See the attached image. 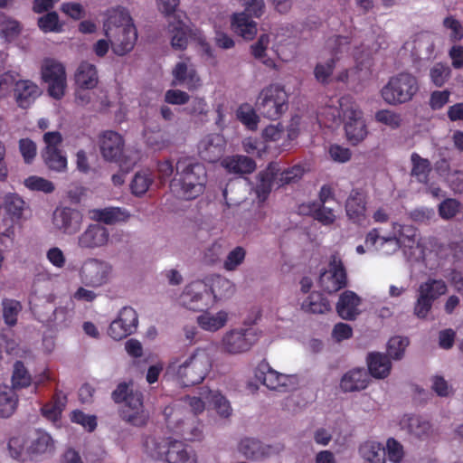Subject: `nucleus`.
Masks as SVG:
<instances>
[{"mask_svg":"<svg viewBox=\"0 0 463 463\" xmlns=\"http://www.w3.org/2000/svg\"><path fill=\"white\" fill-rule=\"evenodd\" d=\"M212 368V357L208 347L195 348L183 362L170 361L165 373L173 377L181 386L188 387L201 383Z\"/></svg>","mask_w":463,"mask_h":463,"instance_id":"1","label":"nucleus"},{"mask_svg":"<svg viewBox=\"0 0 463 463\" xmlns=\"http://www.w3.org/2000/svg\"><path fill=\"white\" fill-rule=\"evenodd\" d=\"M207 172L203 164L182 158L176 162L175 174L170 182L171 191L184 200H194L203 194Z\"/></svg>","mask_w":463,"mask_h":463,"instance_id":"2","label":"nucleus"},{"mask_svg":"<svg viewBox=\"0 0 463 463\" xmlns=\"http://www.w3.org/2000/svg\"><path fill=\"white\" fill-rule=\"evenodd\" d=\"M130 384L126 382L118 383L111 393V399L117 404L124 402L118 411L123 421L133 427L143 428L149 420V413L144 406L143 393L134 391Z\"/></svg>","mask_w":463,"mask_h":463,"instance_id":"3","label":"nucleus"},{"mask_svg":"<svg viewBox=\"0 0 463 463\" xmlns=\"http://www.w3.org/2000/svg\"><path fill=\"white\" fill-rule=\"evenodd\" d=\"M146 452L154 459L168 463H196L184 442L170 438L147 437L144 442Z\"/></svg>","mask_w":463,"mask_h":463,"instance_id":"4","label":"nucleus"},{"mask_svg":"<svg viewBox=\"0 0 463 463\" xmlns=\"http://www.w3.org/2000/svg\"><path fill=\"white\" fill-rule=\"evenodd\" d=\"M25 203L16 194H7L0 206V245L7 249L14 241V229L23 216Z\"/></svg>","mask_w":463,"mask_h":463,"instance_id":"5","label":"nucleus"},{"mask_svg":"<svg viewBox=\"0 0 463 463\" xmlns=\"http://www.w3.org/2000/svg\"><path fill=\"white\" fill-rule=\"evenodd\" d=\"M418 91V79L411 73L400 72L389 79L381 96L387 104L396 106L411 101Z\"/></svg>","mask_w":463,"mask_h":463,"instance_id":"6","label":"nucleus"},{"mask_svg":"<svg viewBox=\"0 0 463 463\" xmlns=\"http://www.w3.org/2000/svg\"><path fill=\"white\" fill-rule=\"evenodd\" d=\"M255 106L264 118L277 120L288 109V96L284 87L279 84H270L261 90Z\"/></svg>","mask_w":463,"mask_h":463,"instance_id":"7","label":"nucleus"},{"mask_svg":"<svg viewBox=\"0 0 463 463\" xmlns=\"http://www.w3.org/2000/svg\"><path fill=\"white\" fill-rule=\"evenodd\" d=\"M159 10L169 18L168 31L172 34L171 45L175 50L184 51L187 48L191 36L190 28L179 15L175 14L179 0H157Z\"/></svg>","mask_w":463,"mask_h":463,"instance_id":"8","label":"nucleus"},{"mask_svg":"<svg viewBox=\"0 0 463 463\" xmlns=\"http://www.w3.org/2000/svg\"><path fill=\"white\" fill-rule=\"evenodd\" d=\"M244 11L234 14L232 19V29L245 40H252L257 33V24L251 17H260L265 9L264 0H241Z\"/></svg>","mask_w":463,"mask_h":463,"instance_id":"9","label":"nucleus"},{"mask_svg":"<svg viewBox=\"0 0 463 463\" xmlns=\"http://www.w3.org/2000/svg\"><path fill=\"white\" fill-rule=\"evenodd\" d=\"M340 108L345 121V130L347 140L353 146L361 143L368 134L363 111L354 102H349L345 98L340 99Z\"/></svg>","mask_w":463,"mask_h":463,"instance_id":"10","label":"nucleus"},{"mask_svg":"<svg viewBox=\"0 0 463 463\" xmlns=\"http://www.w3.org/2000/svg\"><path fill=\"white\" fill-rule=\"evenodd\" d=\"M41 79L47 85L48 94L59 100L65 95L67 74L65 66L53 58H45L41 64Z\"/></svg>","mask_w":463,"mask_h":463,"instance_id":"11","label":"nucleus"},{"mask_svg":"<svg viewBox=\"0 0 463 463\" xmlns=\"http://www.w3.org/2000/svg\"><path fill=\"white\" fill-rule=\"evenodd\" d=\"M180 298L184 307L196 312L208 310L214 303L213 290L202 281H194L186 286Z\"/></svg>","mask_w":463,"mask_h":463,"instance_id":"12","label":"nucleus"},{"mask_svg":"<svg viewBox=\"0 0 463 463\" xmlns=\"http://www.w3.org/2000/svg\"><path fill=\"white\" fill-rule=\"evenodd\" d=\"M319 286L328 294L335 293L347 286L346 269L337 253L331 255L328 269L320 273Z\"/></svg>","mask_w":463,"mask_h":463,"instance_id":"13","label":"nucleus"},{"mask_svg":"<svg viewBox=\"0 0 463 463\" xmlns=\"http://www.w3.org/2000/svg\"><path fill=\"white\" fill-rule=\"evenodd\" d=\"M258 340L259 335L252 327L233 329L224 335L222 345L230 354H240L250 350Z\"/></svg>","mask_w":463,"mask_h":463,"instance_id":"14","label":"nucleus"},{"mask_svg":"<svg viewBox=\"0 0 463 463\" xmlns=\"http://www.w3.org/2000/svg\"><path fill=\"white\" fill-rule=\"evenodd\" d=\"M137 326L138 317L136 310L131 307H124L118 317L110 323L108 334L114 340L119 341L134 334Z\"/></svg>","mask_w":463,"mask_h":463,"instance_id":"15","label":"nucleus"},{"mask_svg":"<svg viewBox=\"0 0 463 463\" xmlns=\"http://www.w3.org/2000/svg\"><path fill=\"white\" fill-rule=\"evenodd\" d=\"M283 449L284 445L282 443L279 442L272 445H266L254 438L241 439L238 445L239 452L250 460H261L278 455Z\"/></svg>","mask_w":463,"mask_h":463,"instance_id":"16","label":"nucleus"},{"mask_svg":"<svg viewBox=\"0 0 463 463\" xmlns=\"http://www.w3.org/2000/svg\"><path fill=\"white\" fill-rule=\"evenodd\" d=\"M110 271L111 268L107 262L90 259L80 269V280L87 287L97 288L107 283Z\"/></svg>","mask_w":463,"mask_h":463,"instance_id":"17","label":"nucleus"},{"mask_svg":"<svg viewBox=\"0 0 463 463\" xmlns=\"http://www.w3.org/2000/svg\"><path fill=\"white\" fill-rule=\"evenodd\" d=\"M109 39L112 52L117 56H125L131 52L137 41V30L135 25L105 34Z\"/></svg>","mask_w":463,"mask_h":463,"instance_id":"18","label":"nucleus"},{"mask_svg":"<svg viewBox=\"0 0 463 463\" xmlns=\"http://www.w3.org/2000/svg\"><path fill=\"white\" fill-rule=\"evenodd\" d=\"M83 221L81 213L71 207L57 208L53 212L52 222L64 234L72 235L80 229Z\"/></svg>","mask_w":463,"mask_h":463,"instance_id":"19","label":"nucleus"},{"mask_svg":"<svg viewBox=\"0 0 463 463\" xmlns=\"http://www.w3.org/2000/svg\"><path fill=\"white\" fill-rule=\"evenodd\" d=\"M226 141L221 134H209L198 143V155L205 162L216 163L225 151Z\"/></svg>","mask_w":463,"mask_h":463,"instance_id":"20","label":"nucleus"},{"mask_svg":"<svg viewBox=\"0 0 463 463\" xmlns=\"http://www.w3.org/2000/svg\"><path fill=\"white\" fill-rule=\"evenodd\" d=\"M99 146L104 159L121 163L124 140L118 133L112 130L105 131L100 137ZM120 168H123L122 164H120Z\"/></svg>","mask_w":463,"mask_h":463,"instance_id":"21","label":"nucleus"},{"mask_svg":"<svg viewBox=\"0 0 463 463\" xmlns=\"http://www.w3.org/2000/svg\"><path fill=\"white\" fill-rule=\"evenodd\" d=\"M173 80L171 86H184L189 90L197 89L201 84L200 77L192 64L179 61L172 71Z\"/></svg>","mask_w":463,"mask_h":463,"instance_id":"22","label":"nucleus"},{"mask_svg":"<svg viewBox=\"0 0 463 463\" xmlns=\"http://www.w3.org/2000/svg\"><path fill=\"white\" fill-rule=\"evenodd\" d=\"M109 239L107 228L100 224H90L78 237V246L81 249H96L106 245Z\"/></svg>","mask_w":463,"mask_h":463,"instance_id":"23","label":"nucleus"},{"mask_svg":"<svg viewBox=\"0 0 463 463\" xmlns=\"http://www.w3.org/2000/svg\"><path fill=\"white\" fill-rule=\"evenodd\" d=\"M39 86L31 80H18L14 88V97L17 106L26 109L41 95Z\"/></svg>","mask_w":463,"mask_h":463,"instance_id":"24","label":"nucleus"},{"mask_svg":"<svg viewBox=\"0 0 463 463\" xmlns=\"http://www.w3.org/2000/svg\"><path fill=\"white\" fill-rule=\"evenodd\" d=\"M366 194L361 189H353L346 201L345 212L347 217L357 224H362L365 220Z\"/></svg>","mask_w":463,"mask_h":463,"instance_id":"25","label":"nucleus"},{"mask_svg":"<svg viewBox=\"0 0 463 463\" xmlns=\"http://www.w3.org/2000/svg\"><path fill=\"white\" fill-rule=\"evenodd\" d=\"M254 375L260 383L270 390H280L286 386L287 377L272 369L266 360L259 363Z\"/></svg>","mask_w":463,"mask_h":463,"instance_id":"26","label":"nucleus"},{"mask_svg":"<svg viewBox=\"0 0 463 463\" xmlns=\"http://www.w3.org/2000/svg\"><path fill=\"white\" fill-rule=\"evenodd\" d=\"M73 80L78 89L94 90L99 82L96 65L86 61H81L74 72Z\"/></svg>","mask_w":463,"mask_h":463,"instance_id":"27","label":"nucleus"},{"mask_svg":"<svg viewBox=\"0 0 463 463\" xmlns=\"http://www.w3.org/2000/svg\"><path fill=\"white\" fill-rule=\"evenodd\" d=\"M361 298L351 290L344 291L336 303V312L345 320H354L360 314Z\"/></svg>","mask_w":463,"mask_h":463,"instance_id":"28","label":"nucleus"},{"mask_svg":"<svg viewBox=\"0 0 463 463\" xmlns=\"http://www.w3.org/2000/svg\"><path fill=\"white\" fill-rule=\"evenodd\" d=\"M368 383V372L364 368H354L342 376L340 388L345 392H353L365 389Z\"/></svg>","mask_w":463,"mask_h":463,"instance_id":"29","label":"nucleus"},{"mask_svg":"<svg viewBox=\"0 0 463 463\" xmlns=\"http://www.w3.org/2000/svg\"><path fill=\"white\" fill-rule=\"evenodd\" d=\"M128 25H135L128 11L121 6L108 10L107 19L103 23L104 34L111 33Z\"/></svg>","mask_w":463,"mask_h":463,"instance_id":"30","label":"nucleus"},{"mask_svg":"<svg viewBox=\"0 0 463 463\" xmlns=\"http://www.w3.org/2000/svg\"><path fill=\"white\" fill-rule=\"evenodd\" d=\"M279 171V163L270 162L265 170L260 172V183L257 185V193L259 196L262 195L266 197L271 192L274 184H278Z\"/></svg>","mask_w":463,"mask_h":463,"instance_id":"31","label":"nucleus"},{"mask_svg":"<svg viewBox=\"0 0 463 463\" xmlns=\"http://www.w3.org/2000/svg\"><path fill=\"white\" fill-rule=\"evenodd\" d=\"M366 361L368 372L373 377L384 379L390 374L392 363L388 355L381 353H370Z\"/></svg>","mask_w":463,"mask_h":463,"instance_id":"32","label":"nucleus"},{"mask_svg":"<svg viewBox=\"0 0 463 463\" xmlns=\"http://www.w3.org/2000/svg\"><path fill=\"white\" fill-rule=\"evenodd\" d=\"M54 450V440L52 436L43 430H36L30 445L27 447V453L33 456L51 454Z\"/></svg>","mask_w":463,"mask_h":463,"instance_id":"33","label":"nucleus"},{"mask_svg":"<svg viewBox=\"0 0 463 463\" xmlns=\"http://www.w3.org/2000/svg\"><path fill=\"white\" fill-rule=\"evenodd\" d=\"M222 165L229 173L233 174H250L256 168L253 159L241 155L227 156L222 160Z\"/></svg>","mask_w":463,"mask_h":463,"instance_id":"34","label":"nucleus"},{"mask_svg":"<svg viewBox=\"0 0 463 463\" xmlns=\"http://www.w3.org/2000/svg\"><path fill=\"white\" fill-rule=\"evenodd\" d=\"M91 213L94 220L109 225H112L119 222H126L129 218L128 212L120 207L94 209Z\"/></svg>","mask_w":463,"mask_h":463,"instance_id":"35","label":"nucleus"},{"mask_svg":"<svg viewBox=\"0 0 463 463\" xmlns=\"http://www.w3.org/2000/svg\"><path fill=\"white\" fill-rule=\"evenodd\" d=\"M362 458L367 463H385V449L383 446L375 440H366L358 449Z\"/></svg>","mask_w":463,"mask_h":463,"instance_id":"36","label":"nucleus"},{"mask_svg":"<svg viewBox=\"0 0 463 463\" xmlns=\"http://www.w3.org/2000/svg\"><path fill=\"white\" fill-rule=\"evenodd\" d=\"M196 321L203 330L216 332L226 325L228 321V313L221 310L213 315L205 310L203 311V314L197 317Z\"/></svg>","mask_w":463,"mask_h":463,"instance_id":"37","label":"nucleus"},{"mask_svg":"<svg viewBox=\"0 0 463 463\" xmlns=\"http://www.w3.org/2000/svg\"><path fill=\"white\" fill-rule=\"evenodd\" d=\"M412 165L411 175L417 182L427 184L430 180V175L432 171L431 163L429 159L421 157L418 153L414 152L411 156Z\"/></svg>","mask_w":463,"mask_h":463,"instance_id":"38","label":"nucleus"},{"mask_svg":"<svg viewBox=\"0 0 463 463\" xmlns=\"http://www.w3.org/2000/svg\"><path fill=\"white\" fill-rule=\"evenodd\" d=\"M42 157L49 170L57 173H62L67 170V156L60 148L43 150Z\"/></svg>","mask_w":463,"mask_h":463,"instance_id":"39","label":"nucleus"},{"mask_svg":"<svg viewBox=\"0 0 463 463\" xmlns=\"http://www.w3.org/2000/svg\"><path fill=\"white\" fill-rule=\"evenodd\" d=\"M448 291V287L443 279H428L422 282L418 288V293L428 297L430 300L434 302L440 296L445 295Z\"/></svg>","mask_w":463,"mask_h":463,"instance_id":"40","label":"nucleus"},{"mask_svg":"<svg viewBox=\"0 0 463 463\" xmlns=\"http://www.w3.org/2000/svg\"><path fill=\"white\" fill-rule=\"evenodd\" d=\"M33 383V378L24 362L16 361L13 366L11 377L12 387L10 389L15 391L29 387Z\"/></svg>","mask_w":463,"mask_h":463,"instance_id":"41","label":"nucleus"},{"mask_svg":"<svg viewBox=\"0 0 463 463\" xmlns=\"http://www.w3.org/2000/svg\"><path fill=\"white\" fill-rule=\"evenodd\" d=\"M236 118L249 130L255 131L258 128L260 117L250 104H241L236 109Z\"/></svg>","mask_w":463,"mask_h":463,"instance_id":"42","label":"nucleus"},{"mask_svg":"<svg viewBox=\"0 0 463 463\" xmlns=\"http://www.w3.org/2000/svg\"><path fill=\"white\" fill-rule=\"evenodd\" d=\"M302 308L313 314H324L330 310V303L319 292H312L302 304Z\"/></svg>","mask_w":463,"mask_h":463,"instance_id":"43","label":"nucleus"},{"mask_svg":"<svg viewBox=\"0 0 463 463\" xmlns=\"http://www.w3.org/2000/svg\"><path fill=\"white\" fill-rule=\"evenodd\" d=\"M153 182V175L148 170L139 171L135 174L130 183L131 193L136 196H141L147 192Z\"/></svg>","mask_w":463,"mask_h":463,"instance_id":"44","label":"nucleus"},{"mask_svg":"<svg viewBox=\"0 0 463 463\" xmlns=\"http://www.w3.org/2000/svg\"><path fill=\"white\" fill-rule=\"evenodd\" d=\"M3 318L8 326H14L22 311V304L15 299L4 298L2 300Z\"/></svg>","mask_w":463,"mask_h":463,"instance_id":"45","label":"nucleus"},{"mask_svg":"<svg viewBox=\"0 0 463 463\" xmlns=\"http://www.w3.org/2000/svg\"><path fill=\"white\" fill-rule=\"evenodd\" d=\"M37 25L40 30L47 33H61L63 30V24L60 22L57 12L51 11L46 14L40 16L37 20Z\"/></svg>","mask_w":463,"mask_h":463,"instance_id":"46","label":"nucleus"},{"mask_svg":"<svg viewBox=\"0 0 463 463\" xmlns=\"http://www.w3.org/2000/svg\"><path fill=\"white\" fill-rule=\"evenodd\" d=\"M18 397L12 389L0 392V417L8 418L16 410Z\"/></svg>","mask_w":463,"mask_h":463,"instance_id":"47","label":"nucleus"},{"mask_svg":"<svg viewBox=\"0 0 463 463\" xmlns=\"http://www.w3.org/2000/svg\"><path fill=\"white\" fill-rule=\"evenodd\" d=\"M309 212L314 220L323 225H331L335 221V215L333 209L325 206V204H317V203H313L309 207Z\"/></svg>","mask_w":463,"mask_h":463,"instance_id":"48","label":"nucleus"},{"mask_svg":"<svg viewBox=\"0 0 463 463\" xmlns=\"http://www.w3.org/2000/svg\"><path fill=\"white\" fill-rule=\"evenodd\" d=\"M462 208V203L458 200L447 198L439 204L438 212L443 220H450L459 213Z\"/></svg>","mask_w":463,"mask_h":463,"instance_id":"49","label":"nucleus"},{"mask_svg":"<svg viewBox=\"0 0 463 463\" xmlns=\"http://www.w3.org/2000/svg\"><path fill=\"white\" fill-rule=\"evenodd\" d=\"M451 70L446 63L438 62L430 71L431 82L436 87H442L450 78Z\"/></svg>","mask_w":463,"mask_h":463,"instance_id":"50","label":"nucleus"},{"mask_svg":"<svg viewBox=\"0 0 463 463\" xmlns=\"http://www.w3.org/2000/svg\"><path fill=\"white\" fill-rule=\"evenodd\" d=\"M246 257V250L241 246L235 247L231 250L223 261V269L227 271L235 270L243 263Z\"/></svg>","mask_w":463,"mask_h":463,"instance_id":"51","label":"nucleus"},{"mask_svg":"<svg viewBox=\"0 0 463 463\" xmlns=\"http://www.w3.org/2000/svg\"><path fill=\"white\" fill-rule=\"evenodd\" d=\"M409 345L407 337L393 336L387 344L388 356L392 359L399 360L403 356L405 348Z\"/></svg>","mask_w":463,"mask_h":463,"instance_id":"52","label":"nucleus"},{"mask_svg":"<svg viewBox=\"0 0 463 463\" xmlns=\"http://www.w3.org/2000/svg\"><path fill=\"white\" fill-rule=\"evenodd\" d=\"M304 175V168L298 165H293L279 173L278 186H283L298 181Z\"/></svg>","mask_w":463,"mask_h":463,"instance_id":"53","label":"nucleus"},{"mask_svg":"<svg viewBox=\"0 0 463 463\" xmlns=\"http://www.w3.org/2000/svg\"><path fill=\"white\" fill-rule=\"evenodd\" d=\"M211 402L213 404L217 413L222 418H228L232 414V408L229 401L219 392L209 391Z\"/></svg>","mask_w":463,"mask_h":463,"instance_id":"54","label":"nucleus"},{"mask_svg":"<svg viewBox=\"0 0 463 463\" xmlns=\"http://www.w3.org/2000/svg\"><path fill=\"white\" fill-rule=\"evenodd\" d=\"M377 122L390 127L392 129L400 128L402 125V117L399 113L389 109H381L375 113Z\"/></svg>","mask_w":463,"mask_h":463,"instance_id":"55","label":"nucleus"},{"mask_svg":"<svg viewBox=\"0 0 463 463\" xmlns=\"http://www.w3.org/2000/svg\"><path fill=\"white\" fill-rule=\"evenodd\" d=\"M71 420L81 425L90 432L94 431L97 428V417L86 414L80 410H75L71 412Z\"/></svg>","mask_w":463,"mask_h":463,"instance_id":"56","label":"nucleus"},{"mask_svg":"<svg viewBox=\"0 0 463 463\" xmlns=\"http://www.w3.org/2000/svg\"><path fill=\"white\" fill-rule=\"evenodd\" d=\"M24 184L30 190L41 191L45 194L53 192L55 188L51 181L39 176H30L26 178Z\"/></svg>","mask_w":463,"mask_h":463,"instance_id":"57","label":"nucleus"},{"mask_svg":"<svg viewBox=\"0 0 463 463\" xmlns=\"http://www.w3.org/2000/svg\"><path fill=\"white\" fill-rule=\"evenodd\" d=\"M393 231L398 232V238H402V244L410 248L415 243L416 230L412 226L402 225L398 222L392 223Z\"/></svg>","mask_w":463,"mask_h":463,"instance_id":"58","label":"nucleus"},{"mask_svg":"<svg viewBox=\"0 0 463 463\" xmlns=\"http://www.w3.org/2000/svg\"><path fill=\"white\" fill-rule=\"evenodd\" d=\"M225 253V248L222 241H216L211 244L205 250L203 259L208 264H215L221 260Z\"/></svg>","mask_w":463,"mask_h":463,"instance_id":"59","label":"nucleus"},{"mask_svg":"<svg viewBox=\"0 0 463 463\" xmlns=\"http://www.w3.org/2000/svg\"><path fill=\"white\" fill-rule=\"evenodd\" d=\"M19 151L25 164H32L37 155V146L34 141L30 138L19 140Z\"/></svg>","mask_w":463,"mask_h":463,"instance_id":"60","label":"nucleus"},{"mask_svg":"<svg viewBox=\"0 0 463 463\" xmlns=\"http://www.w3.org/2000/svg\"><path fill=\"white\" fill-rule=\"evenodd\" d=\"M433 303L428 297L418 293L416 302L413 307V314L420 319H424L430 312Z\"/></svg>","mask_w":463,"mask_h":463,"instance_id":"61","label":"nucleus"},{"mask_svg":"<svg viewBox=\"0 0 463 463\" xmlns=\"http://www.w3.org/2000/svg\"><path fill=\"white\" fill-rule=\"evenodd\" d=\"M182 428L180 430H176L184 439L189 441H194L201 439L203 436V429L200 423L196 426L189 424L188 422L182 421Z\"/></svg>","mask_w":463,"mask_h":463,"instance_id":"62","label":"nucleus"},{"mask_svg":"<svg viewBox=\"0 0 463 463\" xmlns=\"http://www.w3.org/2000/svg\"><path fill=\"white\" fill-rule=\"evenodd\" d=\"M408 428L411 434L418 438H422L428 435L430 425L428 421L421 420L419 417L413 416L409 419Z\"/></svg>","mask_w":463,"mask_h":463,"instance_id":"63","label":"nucleus"},{"mask_svg":"<svg viewBox=\"0 0 463 463\" xmlns=\"http://www.w3.org/2000/svg\"><path fill=\"white\" fill-rule=\"evenodd\" d=\"M443 25L451 31L449 38L452 42H458L463 38V27L459 21L454 17H446L443 21Z\"/></svg>","mask_w":463,"mask_h":463,"instance_id":"64","label":"nucleus"}]
</instances>
